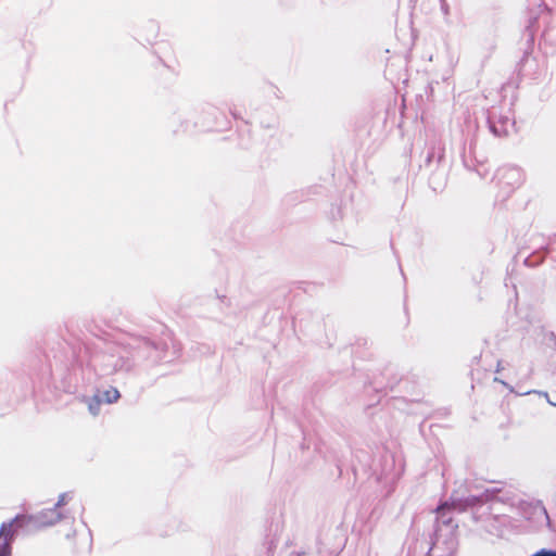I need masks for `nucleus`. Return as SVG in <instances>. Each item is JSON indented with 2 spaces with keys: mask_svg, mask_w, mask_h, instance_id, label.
<instances>
[{
  "mask_svg": "<svg viewBox=\"0 0 556 556\" xmlns=\"http://www.w3.org/2000/svg\"><path fill=\"white\" fill-rule=\"evenodd\" d=\"M25 516H16L14 519L3 522L0 527V556H11V543L15 536L17 528L25 522Z\"/></svg>",
  "mask_w": 556,
  "mask_h": 556,
  "instance_id": "f257e3e1",
  "label": "nucleus"
},
{
  "mask_svg": "<svg viewBox=\"0 0 556 556\" xmlns=\"http://www.w3.org/2000/svg\"><path fill=\"white\" fill-rule=\"evenodd\" d=\"M67 504V495L62 494L53 508L42 510L37 516V522L41 526H52L62 518L60 508Z\"/></svg>",
  "mask_w": 556,
  "mask_h": 556,
  "instance_id": "f03ea898",
  "label": "nucleus"
},
{
  "mask_svg": "<svg viewBox=\"0 0 556 556\" xmlns=\"http://www.w3.org/2000/svg\"><path fill=\"white\" fill-rule=\"evenodd\" d=\"M119 396H121V394H119L118 390L115 388H111L103 392V400L105 403H109V404L117 402Z\"/></svg>",
  "mask_w": 556,
  "mask_h": 556,
  "instance_id": "7ed1b4c3",
  "label": "nucleus"
},
{
  "mask_svg": "<svg viewBox=\"0 0 556 556\" xmlns=\"http://www.w3.org/2000/svg\"><path fill=\"white\" fill-rule=\"evenodd\" d=\"M533 556H556V552L542 549Z\"/></svg>",
  "mask_w": 556,
  "mask_h": 556,
  "instance_id": "20e7f679",
  "label": "nucleus"
},
{
  "mask_svg": "<svg viewBox=\"0 0 556 556\" xmlns=\"http://www.w3.org/2000/svg\"><path fill=\"white\" fill-rule=\"evenodd\" d=\"M445 507H447V504H446V503H444V504L440 505V506L438 507V511L443 510Z\"/></svg>",
  "mask_w": 556,
  "mask_h": 556,
  "instance_id": "39448f33",
  "label": "nucleus"
},
{
  "mask_svg": "<svg viewBox=\"0 0 556 556\" xmlns=\"http://www.w3.org/2000/svg\"><path fill=\"white\" fill-rule=\"evenodd\" d=\"M552 404L554 405V403H552ZM555 406H556V404H555Z\"/></svg>",
  "mask_w": 556,
  "mask_h": 556,
  "instance_id": "423d86ee",
  "label": "nucleus"
}]
</instances>
